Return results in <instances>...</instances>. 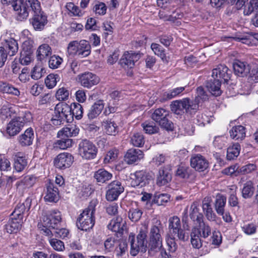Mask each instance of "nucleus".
I'll return each mask as SVG.
<instances>
[{
	"label": "nucleus",
	"instance_id": "51",
	"mask_svg": "<svg viewBox=\"0 0 258 258\" xmlns=\"http://www.w3.org/2000/svg\"><path fill=\"white\" fill-rule=\"evenodd\" d=\"M25 2L28 8L29 7L34 14L43 12L39 0H25Z\"/></svg>",
	"mask_w": 258,
	"mask_h": 258
},
{
	"label": "nucleus",
	"instance_id": "11",
	"mask_svg": "<svg viewBox=\"0 0 258 258\" xmlns=\"http://www.w3.org/2000/svg\"><path fill=\"white\" fill-rule=\"evenodd\" d=\"M54 114H56L57 118L59 117L66 120L67 122H70L73 120L70 105L65 102H60L56 105Z\"/></svg>",
	"mask_w": 258,
	"mask_h": 258
},
{
	"label": "nucleus",
	"instance_id": "39",
	"mask_svg": "<svg viewBox=\"0 0 258 258\" xmlns=\"http://www.w3.org/2000/svg\"><path fill=\"white\" fill-rule=\"evenodd\" d=\"M106 133L109 135H115L117 132V125L113 119H107L102 122Z\"/></svg>",
	"mask_w": 258,
	"mask_h": 258
},
{
	"label": "nucleus",
	"instance_id": "22",
	"mask_svg": "<svg viewBox=\"0 0 258 258\" xmlns=\"http://www.w3.org/2000/svg\"><path fill=\"white\" fill-rule=\"evenodd\" d=\"M3 46L1 47H4L6 50L7 54L10 56H14L18 52V44L16 40L12 38H8L5 39L2 43Z\"/></svg>",
	"mask_w": 258,
	"mask_h": 258
},
{
	"label": "nucleus",
	"instance_id": "49",
	"mask_svg": "<svg viewBox=\"0 0 258 258\" xmlns=\"http://www.w3.org/2000/svg\"><path fill=\"white\" fill-rule=\"evenodd\" d=\"M48 237L50 245L55 250L57 251H62L64 250V244L62 241L57 238H52V237Z\"/></svg>",
	"mask_w": 258,
	"mask_h": 258
},
{
	"label": "nucleus",
	"instance_id": "62",
	"mask_svg": "<svg viewBox=\"0 0 258 258\" xmlns=\"http://www.w3.org/2000/svg\"><path fill=\"white\" fill-rule=\"evenodd\" d=\"M151 48L155 54L159 56L162 59L165 58L166 55L164 49L159 44L153 43L151 44Z\"/></svg>",
	"mask_w": 258,
	"mask_h": 258
},
{
	"label": "nucleus",
	"instance_id": "29",
	"mask_svg": "<svg viewBox=\"0 0 258 258\" xmlns=\"http://www.w3.org/2000/svg\"><path fill=\"white\" fill-rule=\"evenodd\" d=\"M171 180V175L167 169L163 168L159 169L157 176L156 183L159 186L166 184Z\"/></svg>",
	"mask_w": 258,
	"mask_h": 258
},
{
	"label": "nucleus",
	"instance_id": "7",
	"mask_svg": "<svg viewBox=\"0 0 258 258\" xmlns=\"http://www.w3.org/2000/svg\"><path fill=\"white\" fill-rule=\"evenodd\" d=\"M61 220V214L59 211H53L43 215L41 221L42 228H49L53 230L58 227Z\"/></svg>",
	"mask_w": 258,
	"mask_h": 258
},
{
	"label": "nucleus",
	"instance_id": "13",
	"mask_svg": "<svg viewBox=\"0 0 258 258\" xmlns=\"http://www.w3.org/2000/svg\"><path fill=\"white\" fill-rule=\"evenodd\" d=\"M124 191V187L120 181L115 180L108 185V190L106 195V199L113 201L117 199L118 196Z\"/></svg>",
	"mask_w": 258,
	"mask_h": 258
},
{
	"label": "nucleus",
	"instance_id": "21",
	"mask_svg": "<svg viewBox=\"0 0 258 258\" xmlns=\"http://www.w3.org/2000/svg\"><path fill=\"white\" fill-rule=\"evenodd\" d=\"M141 57V55L140 53L132 51L131 52H126L121 58V63L132 68L135 66V62L139 60Z\"/></svg>",
	"mask_w": 258,
	"mask_h": 258
},
{
	"label": "nucleus",
	"instance_id": "33",
	"mask_svg": "<svg viewBox=\"0 0 258 258\" xmlns=\"http://www.w3.org/2000/svg\"><path fill=\"white\" fill-rule=\"evenodd\" d=\"M231 138L235 140H242L245 137V128L242 125L234 126L229 132Z\"/></svg>",
	"mask_w": 258,
	"mask_h": 258
},
{
	"label": "nucleus",
	"instance_id": "26",
	"mask_svg": "<svg viewBox=\"0 0 258 258\" xmlns=\"http://www.w3.org/2000/svg\"><path fill=\"white\" fill-rule=\"evenodd\" d=\"M79 127L75 124H69L58 132L57 137H64L70 138L77 136L79 133Z\"/></svg>",
	"mask_w": 258,
	"mask_h": 258
},
{
	"label": "nucleus",
	"instance_id": "3",
	"mask_svg": "<svg viewBox=\"0 0 258 258\" xmlns=\"http://www.w3.org/2000/svg\"><path fill=\"white\" fill-rule=\"evenodd\" d=\"M148 227L143 225L140 228L139 233L137 236V240H135V235L131 234L129 240L131 243V254L136 255L139 251L145 252L147 250V234Z\"/></svg>",
	"mask_w": 258,
	"mask_h": 258
},
{
	"label": "nucleus",
	"instance_id": "17",
	"mask_svg": "<svg viewBox=\"0 0 258 258\" xmlns=\"http://www.w3.org/2000/svg\"><path fill=\"white\" fill-rule=\"evenodd\" d=\"M144 157V153L139 149H130L124 156V161L128 164H132L141 160Z\"/></svg>",
	"mask_w": 258,
	"mask_h": 258
},
{
	"label": "nucleus",
	"instance_id": "36",
	"mask_svg": "<svg viewBox=\"0 0 258 258\" xmlns=\"http://www.w3.org/2000/svg\"><path fill=\"white\" fill-rule=\"evenodd\" d=\"M200 233L198 231V227L194 226L191 229L190 233V242L193 247L199 249L202 246V241Z\"/></svg>",
	"mask_w": 258,
	"mask_h": 258
},
{
	"label": "nucleus",
	"instance_id": "6",
	"mask_svg": "<svg viewBox=\"0 0 258 258\" xmlns=\"http://www.w3.org/2000/svg\"><path fill=\"white\" fill-rule=\"evenodd\" d=\"M168 115V110L159 108L155 109L152 113V118L163 128L172 131L173 129V124L171 121L168 120L167 118Z\"/></svg>",
	"mask_w": 258,
	"mask_h": 258
},
{
	"label": "nucleus",
	"instance_id": "5",
	"mask_svg": "<svg viewBox=\"0 0 258 258\" xmlns=\"http://www.w3.org/2000/svg\"><path fill=\"white\" fill-rule=\"evenodd\" d=\"M98 149L92 142L84 139L78 145V154L84 160H89L96 158Z\"/></svg>",
	"mask_w": 258,
	"mask_h": 258
},
{
	"label": "nucleus",
	"instance_id": "38",
	"mask_svg": "<svg viewBox=\"0 0 258 258\" xmlns=\"http://www.w3.org/2000/svg\"><path fill=\"white\" fill-rule=\"evenodd\" d=\"M112 177V174L104 169H99L94 174L97 181L102 183L111 179Z\"/></svg>",
	"mask_w": 258,
	"mask_h": 258
},
{
	"label": "nucleus",
	"instance_id": "28",
	"mask_svg": "<svg viewBox=\"0 0 258 258\" xmlns=\"http://www.w3.org/2000/svg\"><path fill=\"white\" fill-rule=\"evenodd\" d=\"M43 233L48 237H52L54 236L55 237L64 239L67 237L69 234V230L66 228L58 229L57 227L55 229L51 230L49 228H42L41 229Z\"/></svg>",
	"mask_w": 258,
	"mask_h": 258
},
{
	"label": "nucleus",
	"instance_id": "45",
	"mask_svg": "<svg viewBox=\"0 0 258 258\" xmlns=\"http://www.w3.org/2000/svg\"><path fill=\"white\" fill-rule=\"evenodd\" d=\"M0 91L4 93L11 94L16 96H18L20 94V91L17 88L6 83L0 84Z\"/></svg>",
	"mask_w": 258,
	"mask_h": 258
},
{
	"label": "nucleus",
	"instance_id": "10",
	"mask_svg": "<svg viewBox=\"0 0 258 258\" xmlns=\"http://www.w3.org/2000/svg\"><path fill=\"white\" fill-rule=\"evenodd\" d=\"M37 177L33 175H28L24 177L16 183L17 191L23 195L29 188L32 187L36 183Z\"/></svg>",
	"mask_w": 258,
	"mask_h": 258
},
{
	"label": "nucleus",
	"instance_id": "15",
	"mask_svg": "<svg viewBox=\"0 0 258 258\" xmlns=\"http://www.w3.org/2000/svg\"><path fill=\"white\" fill-rule=\"evenodd\" d=\"M30 21L35 30L41 31L44 29L45 25L47 24V16L44 12L35 13Z\"/></svg>",
	"mask_w": 258,
	"mask_h": 258
},
{
	"label": "nucleus",
	"instance_id": "37",
	"mask_svg": "<svg viewBox=\"0 0 258 258\" xmlns=\"http://www.w3.org/2000/svg\"><path fill=\"white\" fill-rule=\"evenodd\" d=\"M122 222V218L119 216L116 217L110 221L108 225V228L115 232L122 233L123 230V226L124 225Z\"/></svg>",
	"mask_w": 258,
	"mask_h": 258
},
{
	"label": "nucleus",
	"instance_id": "30",
	"mask_svg": "<svg viewBox=\"0 0 258 258\" xmlns=\"http://www.w3.org/2000/svg\"><path fill=\"white\" fill-rule=\"evenodd\" d=\"M227 198L226 197L221 194H217L215 197L214 208L218 215H222L225 211Z\"/></svg>",
	"mask_w": 258,
	"mask_h": 258
},
{
	"label": "nucleus",
	"instance_id": "52",
	"mask_svg": "<svg viewBox=\"0 0 258 258\" xmlns=\"http://www.w3.org/2000/svg\"><path fill=\"white\" fill-rule=\"evenodd\" d=\"M236 187L235 185L231 186V192L228 198V204L231 207H238L239 202L236 193Z\"/></svg>",
	"mask_w": 258,
	"mask_h": 258
},
{
	"label": "nucleus",
	"instance_id": "23",
	"mask_svg": "<svg viewBox=\"0 0 258 258\" xmlns=\"http://www.w3.org/2000/svg\"><path fill=\"white\" fill-rule=\"evenodd\" d=\"M14 156V168L17 172H21L27 165V159L26 158L24 153L21 152H17L15 153Z\"/></svg>",
	"mask_w": 258,
	"mask_h": 258
},
{
	"label": "nucleus",
	"instance_id": "24",
	"mask_svg": "<svg viewBox=\"0 0 258 258\" xmlns=\"http://www.w3.org/2000/svg\"><path fill=\"white\" fill-rule=\"evenodd\" d=\"M30 207V201L29 199H27L24 203L17 204L11 216L18 220L22 221L24 212L26 209L29 210Z\"/></svg>",
	"mask_w": 258,
	"mask_h": 258
},
{
	"label": "nucleus",
	"instance_id": "53",
	"mask_svg": "<svg viewBox=\"0 0 258 258\" xmlns=\"http://www.w3.org/2000/svg\"><path fill=\"white\" fill-rule=\"evenodd\" d=\"M198 231L200 233L199 235L201 237L206 238L208 237L211 234V228L207 223H204L198 226Z\"/></svg>",
	"mask_w": 258,
	"mask_h": 258
},
{
	"label": "nucleus",
	"instance_id": "16",
	"mask_svg": "<svg viewBox=\"0 0 258 258\" xmlns=\"http://www.w3.org/2000/svg\"><path fill=\"white\" fill-rule=\"evenodd\" d=\"M190 165L197 171H203L208 167L209 162L203 156L198 154L191 157Z\"/></svg>",
	"mask_w": 258,
	"mask_h": 258
},
{
	"label": "nucleus",
	"instance_id": "48",
	"mask_svg": "<svg viewBox=\"0 0 258 258\" xmlns=\"http://www.w3.org/2000/svg\"><path fill=\"white\" fill-rule=\"evenodd\" d=\"M59 80L60 78L58 75L50 74L45 79V84L48 88L52 89L56 86L57 82Z\"/></svg>",
	"mask_w": 258,
	"mask_h": 258
},
{
	"label": "nucleus",
	"instance_id": "20",
	"mask_svg": "<svg viewBox=\"0 0 258 258\" xmlns=\"http://www.w3.org/2000/svg\"><path fill=\"white\" fill-rule=\"evenodd\" d=\"M44 200L48 202H57L59 200L58 188L53 183H49L46 186Z\"/></svg>",
	"mask_w": 258,
	"mask_h": 258
},
{
	"label": "nucleus",
	"instance_id": "14",
	"mask_svg": "<svg viewBox=\"0 0 258 258\" xmlns=\"http://www.w3.org/2000/svg\"><path fill=\"white\" fill-rule=\"evenodd\" d=\"M17 19L19 21L26 19L29 14V9L26 6V3L24 0H18L12 6Z\"/></svg>",
	"mask_w": 258,
	"mask_h": 258
},
{
	"label": "nucleus",
	"instance_id": "43",
	"mask_svg": "<svg viewBox=\"0 0 258 258\" xmlns=\"http://www.w3.org/2000/svg\"><path fill=\"white\" fill-rule=\"evenodd\" d=\"M240 151V146L239 144H233L227 148V159L232 160L236 158L239 155Z\"/></svg>",
	"mask_w": 258,
	"mask_h": 258
},
{
	"label": "nucleus",
	"instance_id": "19",
	"mask_svg": "<svg viewBox=\"0 0 258 258\" xmlns=\"http://www.w3.org/2000/svg\"><path fill=\"white\" fill-rule=\"evenodd\" d=\"M34 138L32 128H28L24 133L18 137V142L21 146L25 147L32 144Z\"/></svg>",
	"mask_w": 258,
	"mask_h": 258
},
{
	"label": "nucleus",
	"instance_id": "54",
	"mask_svg": "<svg viewBox=\"0 0 258 258\" xmlns=\"http://www.w3.org/2000/svg\"><path fill=\"white\" fill-rule=\"evenodd\" d=\"M142 126L146 134H153L158 132L159 128L153 122L146 121L142 124Z\"/></svg>",
	"mask_w": 258,
	"mask_h": 258
},
{
	"label": "nucleus",
	"instance_id": "1",
	"mask_svg": "<svg viewBox=\"0 0 258 258\" xmlns=\"http://www.w3.org/2000/svg\"><path fill=\"white\" fill-rule=\"evenodd\" d=\"M98 202L96 199H93L88 207L78 216L76 225L78 229L83 231H87L93 228L95 224V212Z\"/></svg>",
	"mask_w": 258,
	"mask_h": 258
},
{
	"label": "nucleus",
	"instance_id": "57",
	"mask_svg": "<svg viewBox=\"0 0 258 258\" xmlns=\"http://www.w3.org/2000/svg\"><path fill=\"white\" fill-rule=\"evenodd\" d=\"M131 142L134 146L141 147L144 144L145 139L143 135L137 133L133 135Z\"/></svg>",
	"mask_w": 258,
	"mask_h": 258
},
{
	"label": "nucleus",
	"instance_id": "44",
	"mask_svg": "<svg viewBox=\"0 0 258 258\" xmlns=\"http://www.w3.org/2000/svg\"><path fill=\"white\" fill-rule=\"evenodd\" d=\"M70 109H71V115L73 118L75 116L78 120L82 118L83 108L80 104L77 102L72 103L70 105Z\"/></svg>",
	"mask_w": 258,
	"mask_h": 258
},
{
	"label": "nucleus",
	"instance_id": "40",
	"mask_svg": "<svg viewBox=\"0 0 258 258\" xmlns=\"http://www.w3.org/2000/svg\"><path fill=\"white\" fill-rule=\"evenodd\" d=\"M60 140H57L54 143V148L61 150H65L72 146L73 141L70 138L64 137H57Z\"/></svg>",
	"mask_w": 258,
	"mask_h": 258
},
{
	"label": "nucleus",
	"instance_id": "32",
	"mask_svg": "<svg viewBox=\"0 0 258 258\" xmlns=\"http://www.w3.org/2000/svg\"><path fill=\"white\" fill-rule=\"evenodd\" d=\"M22 222V221L12 217L5 225L7 232L11 234L17 233L21 228Z\"/></svg>",
	"mask_w": 258,
	"mask_h": 258
},
{
	"label": "nucleus",
	"instance_id": "58",
	"mask_svg": "<svg viewBox=\"0 0 258 258\" xmlns=\"http://www.w3.org/2000/svg\"><path fill=\"white\" fill-rule=\"evenodd\" d=\"M142 214L141 210L138 208H132L128 212V217L132 221L136 222L140 219Z\"/></svg>",
	"mask_w": 258,
	"mask_h": 258
},
{
	"label": "nucleus",
	"instance_id": "4",
	"mask_svg": "<svg viewBox=\"0 0 258 258\" xmlns=\"http://www.w3.org/2000/svg\"><path fill=\"white\" fill-rule=\"evenodd\" d=\"M162 230L157 226H153L150 230L149 237V252L160 250L161 258H171L166 251L162 249Z\"/></svg>",
	"mask_w": 258,
	"mask_h": 258
},
{
	"label": "nucleus",
	"instance_id": "31",
	"mask_svg": "<svg viewBox=\"0 0 258 258\" xmlns=\"http://www.w3.org/2000/svg\"><path fill=\"white\" fill-rule=\"evenodd\" d=\"M183 111L191 113L196 111L199 108L197 103L194 102L192 100L188 98H183L180 100Z\"/></svg>",
	"mask_w": 258,
	"mask_h": 258
},
{
	"label": "nucleus",
	"instance_id": "56",
	"mask_svg": "<svg viewBox=\"0 0 258 258\" xmlns=\"http://www.w3.org/2000/svg\"><path fill=\"white\" fill-rule=\"evenodd\" d=\"M208 99V96L205 91L204 88L202 86H200L197 89V96L194 101V102H196L199 105L201 101H205Z\"/></svg>",
	"mask_w": 258,
	"mask_h": 258
},
{
	"label": "nucleus",
	"instance_id": "55",
	"mask_svg": "<svg viewBox=\"0 0 258 258\" xmlns=\"http://www.w3.org/2000/svg\"><path fill=\"white\" fill-rule=\"evenodd\" d=\"M181 228L180 219L177 216H173L169 220V228L171 233Z\"/></svg>",
	"mask_w": 258,
	"mask_h": 258
},
{
	"label": "nucleus",
	"instance_id": "12",
	"mask_svg": "<svg viewBox=\"0 0 258 258\" xmlns=\"http://www.w3.org/2000/svg\"><path fill=\"white\" fill-rule=\"evenodd\" d=\"M74 161V157L69 153H62L58 154L54 160V166L60 169L70 167Z\"/></svg>",
	"mask_w": 258,
	"mask_h": 258
},
{
	"label": "nucleus",
	"instance_id": "50",
	"mask_svg": "<svg viewBox=\"0 0 258 258\" xmlns=\"http://www.w3.org/2000/svg\"><path fill=\"white\" fill-rule=\"evenodd\" d=\"M185 87H179L172 89L164 93V97L167 99H171L179 96L184 90Z\"/></svg>",
	"mask_w": 258,
	"mask_h": 258
},
{
	"label": "nucleus",
	"instance_id": "25",
	"mask_svg": "<svg viewBox=\"0 0 258 258\" xmlns=\"http://www.w3.org/2000/svg\"><path fill=\"white\" fill-rule=\"evenodd\" d=\"M234 73L238 76L243 77L249 73L250 67L246 62L236 60L233 64Z\"/></svg>",
	"mask_w": 258,
	"mask_h": 258
},
{
	"label": "nucleus",
	"instance_id": "34",
	"mask_svg": "<svg viewBox=\"0 0 258 258\" xmlns=\"http://www.w3.org/2000/svg\"><path fill=\"white\" fill-rule=\"evenodd\" d=\"M104 108V103L101 100L95 102L90 108L88 113L89 119H92L98 116Z\"/></svg>",
	"mask_w": 258,
	"mask_h": 258
},
{
	"label": "nucleus",
	"instance_id": "2",
	"mask_svg": "<svg viewBox=\"0 0 258 258\" xmlns=\"http://www.w3.org/2000/svg\"><path fill=\"white\" fill-rule=\"evenodd\" d=\"M33 117L29 111H19L18 115L12 118L7 124L6 132L10 136L18 134L25 125L32 122Z\"/></svg>",
	"mask_w": 258,
	"mask_h": 258
},
{
	"label": "nucleus",
	"instance_id": "59",
	"mask_svg": "<svg viewBox=\"0 0 258 258\" xmlns=\"http://www.w3.org/2000/svg\"><path fill=\"white\" fill-rule=\"evenodd\" d=\"M170 196L167 194L156 195L153 202L158 206L164 205L169 201Z\"/></svg>",
	"mask_w": 258,
	"mask_h": 258
},
{
	"label": "nucleus",
	"instance_id": "63",
	"mask_svg": "<svg viewBox=\"0 0 258 258\" xmlns=\"http://www.w3.org/2000/svg\"><path fill=\"white\" fill-rule=\"evenodd\" d=\"M253 12H258V0H250L247 8L244 11V14L249 15Z\"/></svg>",
	"mask_w": 258,
	"mask_h": 258
},
{
	"label": "nucleus",
	"instance_id": "9",
	"mask_svg": "<svg viewBox=\"0 0 258 258\" xmlns=\"http://www.w3.org/2000/svg\"><path fill=\"white\" fill-rule=\"evenodd\" d=\"M78 82L85 88H91L100 81L99 78L91 72H85L78 76Z\"/></svg>",
	"mask_w": 258,
	"mask_h": 258
},
{
	"label": "nucleus",
	"instance_id": "41",
	"mask_svg": "<svg viewBox=\"0 0 258 258\" xmlns=\"http://www.w3.org/2000/svg\"><path fill=\"white\" fill-rule=\"evenodd\" d=\"M79 56L81 57H87L91 52V46L89 43L85 40H82L78 41Z\"/></svg>",
	"mask_w": 258,
	"mask_h": 258
},
{
	"label": "nucleus",
	"instance_id": "35",
	"mask_svg": "<svg viewBox=\"0 0 258 258\" xmlns=\"http://www.w3.org/2000/svg\"><path fill=\"white\" fill-rule=\"evenodd\" d=\"M221 82L219 79H215L207 83V87L209 91L214 96H219L221 94L222 91L220 89Z\"/></svg>",
	"mask_w": 258,
	"mask_h": 258
},
{
	"label": "nucleus",
	"instance_id": "61",
	"mask_svg": "<svg viewBox=\"0 0 258 258\" xmlns=\"http://www.w3.org/2000/svg\"><path fill=\"white\" fill-rule=\"evenodd\" d=\"M11 169L9 160L4 154H0V171H10Z\"/></svg>",
	"mask_w": 258,
	"mask_h": 258
},
{
	"label": "nucleus",
	"instance_id": "60",
	"mask_svg": "<svg viewBox=\"0 0 258 258\" xmlns=\"http://www.w3.org/2000/svg\"><path fill=\"white\" fill-rule=\"evenodd\" d=\"M69 91L64 87L59 88L56 92V98L60 101H65L68 99L69 97Z\"/></svg>",
	"mask_w": 258,
	"mask_h": 258
},
{
	"label": "nucleus",
	"instance_id": "46",
	"mask_svg": "<svg viewBox=\"0 0 258 258\" xmlns=\"http://www.w3.org/2000/svg\"><path fill=\"white\" fill-rule=\"evenodd\" d=\"M192 171L188 167L179 166L176 172L177 176L182 179H187L192 174Z\"/></svg>",
	"mask_w": 258,
	"mask_h": 258
},
{
	"label": "nucleus",
	"instance_id": "8",
	"mask_svg": "<svg viewBox=\"0 0 258 258\" xmlns=\"http://www.w3.org/2000/svg\"><path fill=\"white\" fill-rule=\"evenodd\" d=\"M151 178V176L146 171H137L135 173L131 174V185L133 187H142L148 183Z\"/></svg>",
	"mask_w": 258,
	"mask_h": 258
},
{
	"label": "nucleus",
	"instance_id": "64",
	"mask_svg": "<svg viewBox=\"0 0 258 258\" xmlns=\"http://www.w3.org/2000/svg\"><path fill=\"white\" fill-rule=\"evenodd\" d=\"M62 59L59 56L54 55L50 57L49 61V67L52 69H57L61 64Z\"/></svg>",
	"mask_w": 258,
	"mask_h": 258
},
{
	"label": "nucleus",
	"instance_id": "27",
	"mask_svg": "<svg viewBox=\"0 0 258 258\" xmlns=\"http://www.w3.org/2000/svg\"><path fill=\"white\" fill-rule=\"evenodd\" d=\"M212 77L216 79L222 78L224 81H227L230 78V71L226 66L220 64L213 70Z\"/></svg>",
	"mask_w": 258,
	"mask_h": 258
},
{
	"label": "nucleus",
	"instance_id": "18",
	"mask_svg": "<svg viewBox=\"0 0 258 258\" xmlns=\"http://www.w3.org/2000/svg\"><path fill=\"white\" fill-rule=\"evenodd\" d=\"M19 109L14 104L6 102L0 109V116L5 119L16 114Z\"/></svg>",
	"mask_w": 258,
	"mask_h": 258
},
{
	"label": "nucleus",
	"instance_id": "42",
	"mask_svg": "<svg viewBox=\"0 0 258 258\" xmlns=\"http://www.w3.org/2000/svg\"><path fill=\"white\" fill-rule=\"evenodd\" d=\"M36 53L37 59L41 60L51 55V49L47 44H43L39 46Z\"/></svg>",
	"mask_w": 258,
	"mask_h": 258
},
{
	"label": "nucleus",
	"instance_id": "47",
	"mask_svg": "<svg viewBox=\"0 0 258 258\" xmlns=\"http://www.w3.org/2000/svg\"><path fill=\"white\" fill-rule=\"evenodd\" d=\"M254 192L253 183L251 181H248L244 184L242 189V197L247 199L251 197Z\"/></svg>",
	"mask_w": 258,
	"mask_h": 258
}]
</instances>
